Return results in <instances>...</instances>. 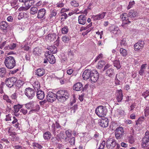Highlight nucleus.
<instances>
[{
    "mask_svg": "<svg viewBox=\"0 0 149 149\" xmlns=\"http://www.w3.org/2000/svg\"><path fill=\"white\" fill-rule=\"evenodd\" d=\"M73 88V89L75 91H79L82 89L83 85L81 83L78 82L74 84Z\"/></svg>",
    "mask_w": 149,
    "mask_h": 149,
    "instance_id": "6ab92c4d",
    "label": "nucleus"
},
{
    "mask_svg": "<svg viewBox=\"0 0 149 149\" xmlns=\"http://www.w3.org/2000/svg\"><path fill=\"white\" fill-rule=\"evenodd\" d=\"M105 64V62L104 61H99L97 65V68H98L100 69Z\"/></svg>",
    "mask_w": 149,
    "mask_h": 149,
    "instance_id": "a18cd8bd",
    "label": "nucleus"
},
{
    "mask_svg": "<svg viewBox=\"0 0 149 149\" xmlns=\"http://www.w3.org/2000/svg\"><path fill=\"white\" fill-rule=\"evenodd\" d=\"M144 119L145 118L143 116L140 117L136 121V124L137 125L138 124H141L142 122L143 121Z\"/></svg>",
    "mask_w": 149,
    "mask_h": 149,
    "instance_id": "37998d69",
    "label": "nucleus"
},
{
    "mask_svg": "<svg viewBox=\"0 0 149 149\" xmlns=\"http://www.w3.org/2000/svg\"><path fill=\"white\" fill-rule=\"evenodd\" d=\"M62 41L65 43L68 42L70 38L68 36H63L62 37Z\"/></svg>",
    "mask_w": 149,
    "mask_h": 149,
    "instance_id": "de8ad7c7",
    "label": "nucleus"
},
{
    "mask_svg": "<svg viewBox=\"0 0 149 149\" xmlns=\"http://www.w3.org/2000/svg\"><path fill=\"white\" fill-rule=\"evenodd\" d=\"M149 115V107H147L145 110V116L146 117Z\"/></svg>",
    "mask_w": 149,
    "mask_h": 149,
    "instance_id": "4d7b16f0",
    "label": "nucleus"
},
{
    "mask_svg": "<svg viewBox=\"0 0 149 149\" xmlns=\"http://www.w3.org/2000/svg\"><path fill=\"white\" fill-rule=\"evenodd\" d=\"M35 103L34 102L32 101L25 104L26 107L28 109H32L34 108Z\"/></svg>",
    "mask_w": 149,
    "mask_h": 149,
    "instance_id": "473e14b6",
    "label": "nucleus"
},
{
    "mask_svg": "<svg viewBox=\"0 0 149 149\" xmlns=\"http://www.w3.org/2000/svg\"><path fill=\"white\" fill-rule=\"evenodd\" d=\"M35 103V107L36 108L35 109H32V110H31V111H36L37 110H39V109L40 107H39V105L38 104H36V103Z\"/></svg>",
    "mask_w": 149,
    "mask_h": 149,
    "instance_id": "e2e57ef3",
    "label": "nucleus"
},
{
    "mask_svg": "<svg viewBox=\"0 0 149 149\" xmlns=\"http://www.w3.org/2000/svg\"><path fill=\"white\" fill-rule=\"evenodd\" d=\"M125 14H126L125 13H123L122 15L121 16V18L123 21L122 24V26L124 28L126 27V25L127 24L131 22V21H130L129 19L128 18L129 17H128V16L127 17H126V15H125Z\"/></svg>",
    "mask_w": 149,
    "mask_h": 149,
    "instance_id": "ddd939ff",
    "label": "nucleus"
},
{
    "mask_svg": "<svg viewBox=\"0 0 149 149\" xmlns=\"http://www.w3.org/2000/svg\"><path fill=\"white\" fill-rule=\"evenodd\" d=\"M72 110L71 111L73 110V112L74 113L75 111L77 109V104H75L73 107H72L71 108Z\"/></svg>",
    "mask_w": 149,
    "mask_h": 149,
    "instance_id": "774afa93",
    "label": "nucleus"
},
{
    "mask_svg": "<svg viewBox=\"0 0 149 149\" xmlns=\"http://www.w3.org/2000/svg\"><path fill=\"white\" fill-rule=\"evenodd\" d=\"M37 75L39 77H41L45 74V70L43 68H40L36 70Z\"/></svg>",
    "mask_w": 149,
    "mask_h": 149,
    "instance_id": "a878e982",
    "label": "nucleus"
},
{
    "mask_svg": "<svg viewBox=\"0 0 149 149\" xmlns=\"http://www.w3.org/2000/svg\"><path fill=\"white\" fill-rule=\"evenodd\" d=\"M64 0H61V1H60L56 4V7L58 8H61L63 6L64 3L63 2Z\"/></svg>",
    "mask_w": 149,
    "mask_h": 149,
    "instance_id": "49530a36",
    "label": "nucleus"
},
{
    "mask_svg": "<svg viewBox=\"0 0 149 149\" xmlns=\"http://www.w3.org/2000/svg\"><path fill=\"white\" fill-rule=\"evenodd\" d=\"M23 105H21L19 104L17 105H15L14 106V114L15 115L17 116V115L16 114L17 113L19 110L20 109H21Z\"/></svg>",
    "mask_w": 149,
    "mask_h": 149,
    "instance_id": "cd10ccee",
    "label": "nucleus"
},
{
    "mask_svg": "<svg viewBox=\"0 0 149 149\" xmlns=\"http://www.w3.org/2000/svg\"><path fill=\"white\" fill-rule=\"evenodd\" d=\"M47 101L50 102H52L57 99V93L55 94L53 92L49 91L47 93Z\"/></svg>",
    "mask_w": 149,
    "mask_h": 149,
    "instance_id": "9d476101",
    "label": "nucleus"
},
{
    "mask_svg": "<svg viewBox=\"0 0 149 149\" xmlns=\"http://www.w3.org/2000/svg\"><path fill=\"white\" fill-rule=\"evenodd\" d=\"M144 44V42L143 41H139L134 45L135 50L137 51L141 50L143 48Z\"/></svg>",
    "mask_w": 149,
    "mask_h": 149,
    "instance_id": "f8f14e48",
    "label": "nucleus"
},
{
    "mask_svg": "<svg viewBox=\"0 0 149 149\" xmlns=\"http://www.w3.org/2000/svg\"><path fill=\"white\" fill-rule=\"evenodd\" d=\"M33 86L34 88V90L36 91H38L40 88V83L37 81H35L33 84Z\"/></svg>",
    "mask_w": 149,
    "mask_h": 149,
    "instance_id": "f704fd0d",
    "label": "nucleus"
},
{
    "mask_svg": "<svg viewBox=\"0 0 149 149\" xmlns=\"http://www.w3.org/2000/svg\"><path fill=\"white\" fill-rule=\"evenodd\" d=\"M92 71L89 69L86 70L83 72L82 77L84 80H87L90 77Z\"/></svg>",
    "mask_w": 149,
    "mask_h": 149,
    "instance_id": "dca6fc26",
    "label": "nucleus"
},
{
    "mask_svg": "<svg viewBox=\"0 0 149 149\" xmlns=\"http://www.w3.org/2000/svg\"><path fill=\"white\" fill-rule=\"evenodd\" d=\"M6 73V68H0V77H4Z\"/></svg>",
    "mask_w": 149,
    "mask_h": 149,
    "instance_id": "4c0bfd02",
    "label": "nucleus"
},
{
    "mask_svg": "<svg viewBox=\"0 0 149 149\" xmlns=\"http://www.w3.org/2000/svg\"><path fill=\"white\" fill-rule=\"evenodd\" d=\"M34 0H27L25 3V6H26L27 9H29L31 7L34 3Z\"/></svg>",
    "mask_w": 149,
    "mask_h": 149,
    "instance_id": "c756f323",
    "label": "nucleus"
},
{
    "mask_svg": "<svg viewBox=\"0 0 149 149\" xmlns=\"http://www.w3.org/2000/svg\"><path fill=\"white\" fill-rule=\"evenodd\" d=\"M46 38L51 41H53L56 39V35L55 33L49 34L47 35Z\"/></svg>",
    "mask_w": 149,
    "mask_h": 149,
    "instance_id": "393cba45",
    "label": "nucleus"
},
{
    "mask_svg": "<svg viewBox=\"0 0 149 149\" xmlns=\"http://www.w3.org/2000/svg\"><path fill=\"white\" fill-rule=\"evenodd\" d=\"M46 13L45 10L44 8L40 9L38 11L37 17L39 19H45Z\"/></svg>",
    "mask_w": 149,
    "mask_h": 149,
    "instance_id": "a211bd4d",
    "label": "nucleus"
},
{
    "mask_svg": "<svg viewBox=\"0 0 149 149\" xmlns=\"http://www.w3.org/2000/svg\"><path fill=\"white\" fill-rule=\"evenodd\" d=\"M135 106L136 105L134 104H132L130 106V111L131 113L132 112L134 109L135 107Z\"/></svg>",
    "mask_w": 149,
    "mask_h": 149,
    "instance_id": "13d9d810",
    "label": "nucleus"
},
{
    "mask_svg": "<svg viewBox=\"0 0 149 149\" xmlns=\"http://www.w3.org/2000/svg\"><path fill=\"white\" fill-rule=\"evenodd\" d=\"M103 57V55L101 54H100L96 58L95 60H94L95 62H96L100 58H101Z\"/></svg>",
    "mask_w": 149,
    "mask_h": 149,
    "instance_id": "69168bd1",
    "label": "nucleus"
},
{
    "mask_svg": "<svg viewBox=\"0 0 149 149\" xmlns=\"http://www.w3.org/2000/svg\"><path fill=\"white\" fill-rule=\"evenodd\" d=\"M38 10L37 7H32L30 9V13L32 15L35 14L37 13Z\"/></svg>",
    "mask_w": 149,
    "mask_h": 149,
    "instance_id": "a19ab883",
    "label": "nucleus"
},
{
    "mask_svg": "<svg viewBox=\"0 0 149 149\" xmlns=\"http://www.w3.org/2000/svg\"><path fill=\"white\" fill-rule=\"evenodd\" d=\"M10 49H13L16 47V44L15 43H12L9 45Z\"/></svg>",
    "mask_w": 149,
    "mask_h": 149,
    "instance_id": "0e129e2a",
    "label": "nucleus"
},
{
    "mask_svg": "<svg viewBox=\"0 0 149 149\" xmlns=\"http://www.w3.org/2000/svg\"><path fill=\"white\" fill-rule=\"evenodd\" d=\"M99 125L103 127H107L108 125V119L106 118H101L100 120Z\"/></svg>",
    "mask_w": 149,
    "mask_h": 149,
    "instance_id": "4468645a",
    "label": "nucleus"
},
{
    "mask_svg": "<svg viewBox=\"0 0 149 149\" xmlns=\"http://www.w3.org/2000/svg\"><path fill=\"white\" fill-rule=\"evenodd\" d=\"M45 57L46 58H47L48 61L51 64H53L56 62V60L54 55L50 53L49 52V51L46 52L45 54Z\"/></svg>",
    "mask_w": 149,
    "mask_h": 149,
    "instance_id": "6e6552de",
    "label": "nucleus"
},
{
    "mask_svg": "<svg viewBox=\"0 0 149 149\" xmlns=\"http://www.w3.org/2000/svg\"><path fill=\"white\" fill-rule=\"evenodd\" d=\"M110 30L113 33L115 34H118L120 31L119 28L118 27H115L113 26L110 28Z\"/></svg>",
    "mask_w": 149,
    "mask_h": 149,
    "instance_id": "7c9ffc66",
    "label": "nucleus"
},
{
    "mask_svg": "<svg viewBox=\"0 0 149 149\" xmlns=\"http://www.w3.org/2000/svg\"><path fill=\"white\" fill-rule=\"evenodd\" d=\"M142 146L144 149H149V132L147 131L142 140Z\"/></svg>",
    "mask_w": 149,
    "mask_h": 149,
    "instance_id": "20e7f679",
    "label": "nucleus"
},
{
    "mask_svg": "<svg viewBox=\"0 0 149 149\" xmlns=\"http://www.w3.org/2000/svg\"><path fill=\"white\" fill-rule=\"evenodd\" d=\"M51 134L50 132L47 131L45 132L43 135V137L44 139L47 140L50 139L51 137Z\"/></svg>",
    "mask_w": 149,
    "mask_h": 149,
    "instance_id": "2f4dec72",
    "label": "nucleus"
},
{
    "mask_svg": "<svg viewBox=\"0 0 149 149\" xmlns=\"http://www.w3.org/2000/svg\"><path fill=\"white\" fill-rule=\"evenodd\" d=\"M48 49L50 51H49L50 54H51V53L53 54L56 53L57 51V49L56 47L55 46L49 47Z\"/></svg>",
    "mask_w": 149,
    "mask_h": 149,
    "instance_id": "72a5a7b5",
    "label": "nucleus"
},
{
    "mask_svg": "<svg viewBox=\"0 0 149 149\" xmlns=\"http://www.w3.org/2000/svg\"><path fill=\"white\" fill-rule=\"evenodd\" d=\"M17 80L16 77H12L7 78L5 81V83L8 87L11 88L15 85Z\"/></svg>",
    "mask_w": 149,
    "mask_h": 149,
    "instance_id": "0eeeda50",
    "label": "nucleus"
},
{
    "mask_svg": "<svg viewBox=\"0 0 149 149\" xmlns=\"http://www.w3.org/2000/svg\"><path fill=\"white\" fill-rule=\"evenodd\" d=\"M107 112V110L106 108L102 106L98 107L95 110L96 114L100 117H104L106 115Z\"/></svg>",
    "mask_w": 149,
    "mask_h": 149,
    "instance_id": "7ed1b4c3",
    "label": "nucleus"
},
{
    "mask_svg": "<svg viewBox=\"0 0 149 149\" xmlns=\"http://www.w3.org/2000/svg\"><path fill=\"white\" fill-rule=\"evenodd\" d=\"M107 13L106 12H103L96 15H93L92 18L94 20H100L104 18Z\"/></svg>",
    "mask_w": 149,
    "mask_h": 149,
    "instance_id": "f3484780",
    "label": "nucleus"
},
{
    "mask_svg": "<svg viewBox=\"0 0 149 149\" xmlns=\"http://www.w3.org/2000/svg\"><path fill=\"white\" fill-rule=\"evenodd\" d=\"M66 137L65 139V141L67 142L69 140V138L72 137V131L70 130H68L65 132Z\"/></svg>",
    "mask_w": 149,
    "mask_h": 149,
    "instance_id": "4be33fe9",
    "label": "nucleus"
},
{
    "mask_svg": "<svg viewBox=\"0 0 149 149\" xmlns=\"http://www.w3.org/2000/svg\"><path fill=\"white\" fill-rule=\"evenodd\" d=\"M57 95L58 101L63 102L69 98L70 94L67 91L61 90L57 92Z\"/></svg>",
    "mask_w": 149,
    "mask_h": 149,
    "instance_id": "f257e3e1",
    "label": "nucleus"
},
{
    "mask_svg": "<svg viewBox=\"0 0 149 149\" xmlns=\"http://www.w3.org/2000/svg\"><path fill=\"white\" fill-rule=\"evenodd\" d=\"M106 74L109 77H113L114 75V70L112 68H109L107 70Z\"/></svg>",
    "mask_w": 149,
    "mask_h": 149,
    "instance_id": "bb28decb",
    "label": "nucleus"
},
{
    "mask_svg": "<svg viewBox=\"0 0 149 149\" xmlns=\"http://www.w3.org/2000/svg\"><path fill=\"white\" fill-rule=\"evenodd\" d=\"M68 27L67 26H65L62 29V32L64 34H66L68 32Z\"/></svg>",
    "mask_w": 149,
    "mask_h": 149,
    "instance_id": "864d4df0",
    "label": "nucleus"
},
{
    "mask_svg": "<svg viewBox=\"0 0 149 149\" xmlns=\"http://www.w3.org/2000/svg\"><path fill=\"white\" fill-rule=\"evenodd\" d=\"M25 94L29 99H31L34 96L35 93L33 89L29 87L25 89Z\"/></svg>",
    "mask_w": 149,
    "mask_h": 149,
    "instance_id": "423d86ee",
    "label": "nucleus"
},
{
    "mask_svg": "<svg viewBox=\"0 0 149 149\" xmlns=\"http://www.w3.org/2000/svg\"><path fill=\"white\" fill-rule=\"evenodd\" d=\"M99 77V73L96 70H93L92 71L90 77L92 82L94 83L96 82L98 80Z\"/></svg>",
    "mask_w": 149,
    "mask_h": 149,
    "instance_id": "1a4fd4ad",
    "label": "nucleus"
},
{
    "mask_svg": "<svg viewBox=\"0 0 149 149\" xmlns=\"http://www.w3.org/2000/svg\"><path fill=\"white\" fill-rule=\"evenodd\" d=\"M37 96L38 99L43 100L45 97V94L44 92L41 90L38 91L37 93Z\"/></svg>",
    "mask_w": 149,
    "mask_h": 149,
    "instance_id": "5701e85b",
    "label": "nucleus"
},
{
    "mask_svg": "<svg viewBox=\"0 0 149 149\" xmlns=\"http://www.w3.org/2000/svg\"><path fill=\"white\" fill-rule=\"evenodd\" d=\"M106 145L107 148L113 149L116 146L117 143L115 140L110 139L107 140Z\"/></svg>",
    "mask_w": 149,
    "mask_h": 149,
    "instance_id": "9b49d317",
    "label": "nucleus"
},
{
    "mask_svg": "<svg viewBox=\"0 0 149 149\" xmlns=\"http://www.w3.org/2000/svg\"><path fill=\"white\" fill-rule=\"evenodd\" d=\"M86 17L84 15H81L79 16V23L81 24L84 25L86 23Z\"/></svg>",
    "mask_w": 149,
    "mask_h": 149,
    "instance_id": "aec40b11",
    "label": "nucleus"
},
{
    "mask_svg": "<svg viewBox=\"0 0 149 149\" xmlns=\"http://www.w3.org/2000/svg\"><path fill=\"white\" fill-rule=\"evenodd\" d=\"M120 54L123 56H126L127 53V51L123 48H121L120 49Z\"/></svg>",
    "mask_w": 149,
    "mask_h": 149,
    "instance_id": "58836bf2",
    "label": "nucleus"
},
{
    "mask_svg": "<svg viewBox=\"0 0 149 149\" xmlns=\"http://www.w3.org/2000/svg\"><path fill=\"white\" fill-rule=\"evenodd\" d=\"M135 3L134 1L132 2H130L128 6H127V8L128 9H129L131 8L133 6L134 4Z\"/></svg>",
    "mask_w": 149,
    "mask_h": 149,
    "instance_id": "052dcab7",
    "label": "nucleus"
},
{
    "mask_svg": "<svg viewBox=\"0 0 149 149\" xmlns=\"http://www.w3.org/2000/svg\"><path fill=\"white\" fill-rule=\"evenodd\" d=\"M71 4L72 6L77 7L79 6V4L75 1L73 0L71 2Z\"/></svg>",
    "mask_w": 149,
    "mask_h": 149,
    "instance_id": "603ef678",
    "label": "nucleus"
},
{
    "mask_svg": "<svg viewBox=\"0 0 149 149\" xmlns=\"http://www.w3.org/2000/svg\"><path fill=\"white\" fill-rule=\"evenodd\" d=\"M7 131H8V134L9 136H11L15 134V132L13 131L12 128L10 127H8L7 129Z\"/></svg>",
    "mask_w": 149,
    "mask_h": 149,
    "instance_id": "79ce46f5",
    "label": "nucleus"
},
{
    "mask_svg": "<svg viewBox=\"0 0 149 149\" xmlns=\"http://www.w3.org/2000/svg\"><path fill=\"white\" fill-rule=\"evenodd\" d=\"M115 136L117 139H121L124 134L123 128L122 127H117L115 130Z\"/></svg>",
    "mask_w": 149,
    "mask_h": 149,
    "instance_id": "39448f33",
    "label": "nucleus"
},
{
    "mask_svg": "<svg viewBox=\"0 0 149 149\" xmlns=\"http://www.w3.org/2000/svg\"><path fill=\"white\" fill-rule=\"evenodd\" d=\"M113 65L118 69H120L121 67V65L120 64V61L118 60H114L113 62Z\"/></svg>",
    "mask_w": 149,
    "mask_h": 149,
    "instance_id": "c9c22d12",
    "label": "nucleus"
},
{
    "mask_svg": "<svg viewBox=\"0 0 149 149\" xmlns=\"http://www.w3.org/2000/svg\"><path fill=\"white\" fill-rule=\"evenodd\" d=\"M142 95L146 99L147 97L149 95V90H147L143 92L142 94Z\"/></svg>",
    "mask_w": 149,
    "mask_h": 149,
    "instance_id": "8fccbe9b",
    "label": "nucleus"
},
{
    "mask_svg": "<svg viewBox=\"0 0 149 149\" xmlns=\"http://www.w3.org/2000/svg\"><path fill=\"white\" fill-rule=\"evenodd\" d=\"M52 130L54 134H56V129H62L61 126L57 121L55 123H53L52 126Z\"/></svg>",
    "mask_w": 149,
    "mask_h": 149,
    "instance_id": "2eb2a0df",
    "label": "nucleus"
},
{
    "mask_svg": "<svg viewBox=\"0 0 149 149\" xmlns=\"http://www.w3.org/2000/svg\"><path fill=\"white\" fill-rule=\"evenodd\" d=\"M61 20L62 21H64L65 19H66L68 17V16L67 14L65 13H64L62 14L61 15Z\"/></svg>",
    "mask_w": 149,
    "mask_h": 149,
    "instance_id": "5fc2aeb1",
    "label": "nucleus"
},
{
    "mask_svg": "<svg viewBox=\"0 0 149 149\" xmlns=\"http://www.w3.org/2000/svg\"><path fill=\"white\" fill-rule=\"evenodd\" d=\"M8 25L5 21H3L0 23V29L3 31H6Z\"/></svg>",
    "mask_w": 149,
    "mask_h": 149,
    "instance_id": "412c9836",
    "label": "nucleus"
},
{
    "mask_svg": "<svg viewBox=\"0 0 149 149\" xmlns=\"http://www.w3.org/2000/svg\"><path fill=\"white\" fill-rule=\"evenodd\" d=\"M127 44L125 39L123 38L121 40L120 45L121 46H125Z\"/></svg>",
    "mask_w": 149,
    "mask_h": 149,
    "instance_id": "6e6d98bb",
    "label": "nucleus"
},
{
    "mask_svg": "<svg viewBox=\"0 0 149 149\" xmlns=\"http://www.w3.org/2000/svg\"><path fill=\"white\" fill-rule=\"evenodd\" d=\"M10 136V139L12 141H16L18 140L19 139V138L17 136L16 133L15 134L12 135Z\"/></svg>",
    "mask_w": 149,
    "mask_h": 149,
    "instance_id": "c03bdc74",
    "label": "nucleus"
},
{
    "mask_svg": "<svg viewBox=\"0 0 149 149\" xmlns=\"http://www.w3.org/2000/svg\"><path fill=\"white\" fill-rule=\"evenodd\" d=\"M137 12L134 10H130L128 14V17L131 18L135 17L137 15Z\"/></svg>",
    "mask_w": 149,
    "mask_h": 149,
    "instance_id": "c85d7f7f",
    "label": "nucleus"
},
{
    "mask_svg": "<svg viewBox=\"0 0 149 149\" xmlns=\"http://www.w3.org/2000/svg\"><path fill=\"white\" fill-rule=\"evenodd\" d=\"M128 139L129 142L131 143H132L134 141V138L133 136L132 135H130L128 136Z\"/></svg>",
    "mask_w": 149,
    "mask_h": 149,
    "instance_id": "3c124183",
    "label": "nucleus"
},
{
    "mask_svg": "<svg viewBox=\"0 0 149 149\" xmlns=\"http://www.w3.org/2000/svg\"><path fill=\"white\" fill-rule=\"evenodd\" d=\"M57 137L58 138V141L60 140L61 139H65V137L63 132L61 131L59 134H57Z\"/></svg>",
    "mask_w": 149,
    "mask_h": 149,
    "instance_id": "ea45409f",
    "label": "nucleus"
},
{
    "mask_svg": "<svg viewBox=\"0 0 149 149\" xmlns=\"http://www.w3.org/2000/svg\"><path fill=\"white\" fill-rule=\"evenodd\" d=\"M118 93L117 94L116 99L118 102H121L123 99V95L122 93V91L121 90H120L118 91Z\"/></svg>",
    "mask_w": 149,
    "mask_h": 149,
    "instance_id": "b1692460",
    "label": "nucleus"
},
{
    "mask_svg": "<svg viewBox=\"0 0 149 149\" xmlns=\"http://www.w3.org/2000/svg\"><path fill=\"white\" fill-rule=\"evenodd\" d=\"M5 66L9 69L13 68L16 65V61L14 58L9 56L6 57L4 61Z\"/></svg>",
    "mask_w": 149,
    "mask_h": 149,
    "instance_id": "f03ea898",
    "label": "nucleus"
},
{
    "mask_svg": "<svg viewBox=\"0 0 149 149\" xmlns=\"http://www.w3.org/2000/svg\"><path fill=\"white\" fill-rule=\"evenodd\" d=\"M34 146L39 149H41L42 148V146L41 145L38 143H35L34 144Z\"/></svg>",
    "mask_w": 149,
    "mask_h": 149,
    "instance_id": "338daca9",
    "label": "nucleus"
},
{
    "mask_svg": "<svg viewBox=\"0 0 149 149\" xmlns=\"http://www.w3.org/2000/svg\"><path fill=\"white\" fill-rule=\"evenodd\" d=\"M74 51H72L71 49H69L68 51V54L69 56H73L74 55Z\"/></svg>",
    "mask_w": 149,
    "mask_h": 149,
    "instance_id": "680f3d73",
    "label": "nucleus"
},
{
    "mask_svg": "<svg viewBox=\"0 0 149 149\" xmlns=\"http://www.w3.org/2000/svg\"><path fill=\"white\" fill-rule=\"evenodd\" d=\"M41 50L38 48L36 47L34 49L33 53L36 56H38L41 54Z\"/></svg>",
    "mask_w": 149,
    "mask_h": 149,
    "instance_id": "e433bc0d",
    "label": "nucleus"
},
{
    "mask_svg": "<svg viewBox=\"0 0 149 149\" xmlns=\"http://www.w3.org/2000/svg\"><path fill=\"white\" fill-rule=\"evenodd\" d=\"M118 112L121 115H123L124 113V111L120 107L118 109Z\"/></svg>",
    "mask_w": 149,
    "mask_h": 149,
    "instance_id": "bf43d9fd",
    "label": "nucleus"
},
{
    "mask_svg": "<svg viewBox=\"0 0 149 149\" xmlns=\"http://www.w3.org/2000/svg\"><path fill=\"white\" fill-rule=\"evenodd\" d=\"M70 143L71 145H73L75 143V138L74 137H72L69 138V140L68 141Z\"/></svg>",
    "mask_w": 149,
    "mask_h": 149,
    "instance_id": "09e8293b",
    "label": "nucleus"
}]
</instances>
